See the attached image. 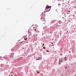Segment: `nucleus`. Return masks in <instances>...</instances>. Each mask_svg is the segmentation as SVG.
Here are the masks:
<instances>
[{
  "mask_svg": "<svg viewBox=\"0 0 76 76\" xmlns=\"http://www.w3.org/2000/svg\"><path fill=\"white\" fill-rule=\"evenodd\" d=\"M51 9V7L50 6H47L46 7V8L45 9L46 12H48Z\"/></svg>",
  "mask_w": 76,
  "mask_h": 76,
  "instance_id": "f257e3e1",
  "label": "nucleus"
},
{
  "mask_svg": "<svg viewBox=\"0 0 76 76\" xmlns=\"http://www.w3.org/2000/svg\"><path fill=\"white\" fill-rule=\"evenodd\" d=\"M41 19H42V21H44L45 22H46V20H45V17H43L42 18V17Z\"/></svg>",
  "mask_w": 76,
  "mask_h": 76,
  "instance_id": "f03ea898",
  "label": "nucleus"
},
{
  "mask_svg": "<svg viewBox=\"0 0 76 76\" xmlns=\"http://www.w3.org/2000/svg\"><path fill=\"white\" fill-rule=\"evenodd\" d=\"M59 61H60L61 63H63V59L60 58L59 60Z\"/></svg>",
  "mask_w": 76,
  "mask_h": 76,
  "instance_id": "7ed1b4c3",
  "label": "nucleus"
},
{
  "mask_svg": "<svg viewBox=\"0 0 76 76\" xmlns=\"http://www.w3.org/2000/svg\"><path fill=\"white\" fill-rule=\"evenodd\" d=\"M40 59H41V58L40 57H38L37 59H36V60H39Z\"/></svg>",
  "mask_w": 76,
  "mask_h": 76,
  "instance_id": "20e7f679",
  "label": "nucleus"
},
{
  "mask_svg": "<svg viewBox=\"0 0 76 76\" xmlns=\"http://www.w3.org/2000/svg\"><path fill=\"white\" fill-rule=\"evenodd\" d=\"M64 60H65V61H66V60H67V57H65L64 58Z\"/></svg>",
  "mask_w": 76,
  "mask_h": 76,
  "instance_id": "39448f33",
  "label": "nucleus"
},
{
  "mask_svg": "<svg viewBox=\"0 0 76 76\" xmlns=\"http://www.w3.org/2000/svg\"><path fill=\"white\" fill-rule=\"evenodd\" d=\"M39 31L38 30H37V31L36 32V33H38V32H39Z\"/></svg>",
  "mask_w": 76,
  "mask_h": 76,
  "instance_id": "423d86ee",
  "label": "nucleus"
},
{
  "mask_svg": "<svg viewBox=\"0 0 76 76\" xmlns=\"http://www.w3.org/2000/svg\"><path fill=\"white\" fill-rule=\"evenodd\" d=\"M64 68L65 69H67V67H65Z\"/></svg>",
  "mask_w": 76,
  "mask_h": 76,
  "instance_id": "0eeeda50",
  "label": "nucleus"
},
{
  "mask_svg": "<svg viewBox=\"0 0 76 76\" xmlns=\"http://www.w3.org/2000/svg\"><path fill=\"white\" fill-rule=\"evenodd\" d=\"M60 56H62L63 54H62V53H60Z\"/></svg>",
  "mask_w": 76,
  "mask_h": 76,
  "instance_id": "6e6552de",
  "label": "nucleus"
},
{
  "mask_svg": "<svg viewBox=\"0 0 76 76\" xmlns=\"http://www.w3.org/2000/svg\"><path fill=\"white\" fill-rule=\"evenodd\" d=\"M37 72V73H40V72Z\"/></svg>",
  "mask_w": 76,
  "mask_h": 76,
  "instance_id": "1a4fd4ad",
  "label": "nucleus"
},
{
  "mask_svg": "<svg viewBox=\"0 0 76 76\" xmlns=\"http://www.w3.org/2000/svg\"><path fill=\"white\" fill-rule=\"evenodd\" d=\"M40 51H42V49H41L40 50Z\"/></svg>",
  "mask_w": 76,
  "mask_h": 76,
  "instance_id": "9d476101",
  "label": "nucleus"
},
{
  "mask_svg": "<svg viewBox=\"0 0 76 76\" xmlns=\"http://www.w3.org/2000/svg\"><path fill=\"white\" fill-rule=\"evenodd\" d=\"M59 65H60L61 64V63L59 62Z\"/></svg>",
  "mask_w": 76,
  "mask_h": 76,
  "instance_id": "9b49d317",
  "label": "nucleus"
},
{
  "mask_svg": "<svg viewBox=\"0 0 76 76\" xmlns=\"http://www.w3.org/2000/svg\"><path fill=\"white\" fill-rule=\"evenodd\" d=\"M43 49H45V48L44 47L43 48Z\"/></svg>",
  "mask_w": 76,
  "mask_h": 76,
  "instance_id": "f8f14e48",
  "label": "nucleus"
},
{
  "mask_svg": "<svg viewBox=\"0 0 76 76\" xmlns=\"http://www.w3.org/2000/svg\"><path fill=\"white\" fill-rule=\"evenodd\" d=\"M47 52H49V51H48V50H47Z\"/></svg>",
  "mask_w": 76,
  "mask_h": 76,
  "instance_id": "ddd939ff",
  "label": "nucleus"
},
{
  "mask_svg": "<svg viewBox=\"0 0 76 76\" xmlns=\"http://www.w3.org/2000/svg\"><path fill=\"white\" fill-rule=\"evenodd\" d=\"M43 46H44V44H43Z\"/></svg>",
  "mask_w": 76,
  "mask_h": 76,
  "instance_id": "4468645a",
  "label": "nucleus"
},
{
  "mask_svg": "<svg viewBox=\"0 0 76 76\" xmlns=\"http://www.w3.org/2000/svg\"><path fill=\"white\" fill-rule=\"evenodd\" d=\"M36 29H34V31H36Z\"/></svg>",
  "mask_w": 76,
  "mask_h": 76,
  "instance_id": "2eb2a0df",
  "label": "nucleus"
},
{
  "mask_svg": "<svg viewBox=\"0 0 76 76\" xmlns=\"http://www.w3.org/2000/svg\"><path fill=\"white\" fill-rule=\"evenodd\" d=\"M43 54H45V52H43Z\"/></svg>",
  "mask_w": 76,
  "mask_h": 76,
  "instance_id": "dca6fc26",
  "label": "nucleus"
},
{
  "mask_svg": "<svg viewBox=\"0 0 76 76\" xmlns=\"http://www.w3.org/2000/svg\"><path fill=\"white\" fill-rule=\"evenodd\" d=\"M69 22H70V20H68Z\"/></svg>",
  "mask_w": 76,
  "mask_h": 76,
  "instance_id": "f3484780",
  "label": "nucleus"
},
{
  "mask_svg": "<svg viewBox=\"0 0 76 76\" xmlns=\"http://www.w3.org/2000/svg\"><path fill=\"white\" fill-rule=\"evenodd\" d=\"M67 33H68V31H67Z\"/></svg>",
  "mask_w": 76,
  "mask_h": 76,
  "instance_id": "a211bd4d",
  "label": "nucleus"
},
{
  "mask_svg": "<svg viewBox=\"0 0 76 76\" xmlns=\"http://www.w3.org/2000/svg\"><path fill=\"white\" fill-rule=\"evenodd\" d=\"M70 53V52H69V53Z\"/></svg>",
  "mask_w": 76,
  "mask_h": 76,
  "instance_id": "6ab92c4d",
  "label": "nucleus"
},
{
  "mask_svg": "<svg viewBox=\"0 0 76 76\" xmlns=\"http://www.w3.org/2000/svg\"><path fill=\"white\" fill-rule=\"evenodd\" d=\"M56 60H57V59H56Z\"/></svg>",
  "mask_w": 76,
  "mask_h": 76,
  "instance_id": "aec40b11",
  "label": "nucleus"
},
{
  "mask_svg": "<svg viewBox=\"0 0 76 76\" xmlns=\"http://www.w3.org/2000/svg\"><path fill=\"white\" fill-rule=\"evenodd\" d=\"M60 22V21H59V22Z\"/></svg>",
  "mask_w": 76,
  "mask_h": 76,
  "instance_id": "412c9836",
  "label": "nucleus"
}]
</instances>
